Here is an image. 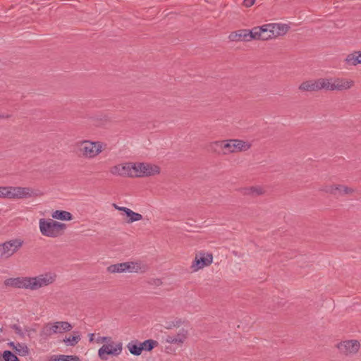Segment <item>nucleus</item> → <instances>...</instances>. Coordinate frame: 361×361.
I'll return each instance as SVG.
<instances>
[{"instance_id": "nucleus-28", "label": "nucleus", "mask_w": 361, "mask_h": 361, "mask_svg": "<svg viewBox=\"0 0 361 361\" xmlns=\"http://www.w3.org/2000/svg\"><path fill=\"white\" fill-rule=\"evenodd\" d=\"M17 346L14 351L16 354L20 356H26L29 354V348L25 343H20L18 342Z\"/></svg>"}, {"instance_id": "nucleus-12", "label": "nucleus", "mask_w": 361, "mask_h": 361, "mask_svg": "<svg viewBox=\"0 0 361 361\" xmlns=\"http://www.w3.org/2000/svg\"><path fill=\"white\" fill-rule=\"evenodd\" d=\"M325 78L317 80H310L302 82L298 87V90L302 92H317L321 90H325Z\"/></svg>"}, {"instance_id": "nucleus-11", "label": "nucleus", "mask_w": 361, "mask_h": 361, "mask_svg": "<svg viewBox=\"0 0 361 361\" xmlns=\"http://www.w3.org/2000/svg\"><path fill=\"white\" fill-rule=\"evenodd\" d=\"M325 84H326V87H325L326 90L342 91L351 88L354 85V82L351 80L344 78H325Z\"/></svg>"}, {"instance_id": "nucleus-22", "label": "nucleus", "mask_w": 361, "mask_h": 361, "mask_svg": "<svg viewBox=\"0 0 361 361\" xmlns=\"http://www.w3.org/2000/svg\"><path fill=\"white\" fill-rule=\"evenodd\" d=\"M243 193L246 195L257 197L265 193V190L261 186H251L243 188Z\"/></svg>"}, {"instance_id": "nucleus-17", "label": "nucleus", "mask_w": 361, "mask_h": 361, "mask_svg": "<svg viewBox=\"0 0 361 361\" xmlns=\"http://www.w3.org/2000/svg\"><path fill=\"white\" fill-rule=\"evenodd\" d=\"M5 285L16 288L30 289V277L11 278L5 281Z\"/></svg>"}, {"instance_id": "nucleus-26", "label": "nucleus", "mask_w": 361, "mask_h": 361, "mask_svg": "<svg viewBox=\"0 0 361 361\" xmlns=\"http://www.w3.org/2000/svg\"><path fill=\"white\" fill-rule=\"evenodd\" d=\"M126 262L117 263L109 266L106 269L107 271L111 274L127 272Z\"/></svg>"}, {"instance_id": "nucleus-23", "label": "nucleus", "mask_w": 361, "mask_h": 361, "mask_svg": "<svg viewBox=\"0 0 361 361\" xmlns=\"http://www.w3.org/2000/svg\"><path fill=\"white\" fill-rule=\"evenodd\" d=\"M224 140L212 142L209 145L208 150L211 152L224 155Z\"/></svg>"}, {"instance_id": "nucleus-16", "label": "nucleus", "mask_w": 361, "mask_h": 361, "mask_svg": "<svg viewBox=\"0 0 361 361\" xmlns=\"http://www.w3.org/2000/svg\"><path fill=\"white\" fill-rule=\"evenodd\" d=\"M228 39L233 42H250L252 39H254V32L253 28L252 30H238L235 32H232L229 36Z\"/></svg>"}, {"instance_id": "nucleus-39", "label": "nucleus", "mask_w": 361, "mask_h": 361, "mask_svg": "<svg viewBox=\"0 0 361 361\" xmlns=\"http://www.w3.org/2000/svg\"><path fill=\"white\" fill-rule=\"evenodd\" d=\"M114 207L117 210L122 211V212H125L126 214V212L130 210L129 208H127V207H119V206L116 205V204H114Z\"/></svg>"}, {"instance_id": "nucleus-14", "label": "nucleus", "mask_w": 361, "mask_h": 361, "mask_svg": "<svg viewBox=\"0 0 361 361\" xmlns=\"http://www.w3.org/2000/svg\"><path fill=\"white\" fill-rule=\"evenodd\" d=\"M213 255L212 253L200 252L199 255H196L190 268L193 271H197L204 267H207L212 263Z\"/></svg>"}, {"instance_id": "nucleus-34", "label": "nucleus", "mask_w": 361, "mask_h": 361, "mask_svg": "<svg viewBox=\"0 0 361 361\" xmlns=\"http://www.w3.org/2000/svg\"><path fill=\"white\" fill-rule=\"evenodd\" d=\"M334 189H335V184H332V185H323L319 189V190L321 192H324L325 193L335 196Z\"/></svg>"}, {"instance_id": "nucleus-8", "label": "nucleus", "mask_w": 361, "mask_h": 361, "mask_svg": "<svg viewBox=\"0 0 361 361\" xmlns=\"http://www.w3.org/2000/svg\"><path fill=\"white\" fill-rule=\"evenodd\" d=\"M224 155L238 152L247 151L251 147V144L238 139L224 140Z\"/></svg>"}, {"instance_id": "nucleus-46", "label": "nucleus", "mask_w": 361, "mask_h": 361, "mask_svg": "<svg viewBox=\"0 0 361 361\" xmlns=\"http://www.w3.org/2000/svg\"><path fill=\"white\" fill-rule=\"evenodd\" d=\"M90 336H90V341H93V338L92 337L94 336V334H92Z\"/></svg>"}, {"instance_id": "nucleus-27", "label": "nucleus", "mask_w": 361, "mask_h": 361, "mask_svg": "<svg viewBox=\"0 0 361 361\" xmlns=\"http://www.w3.org/2000/svg\"><path fill=\"white\" fill-rule=\"evenodd\" d=\"M54 219L63 220V221H71L73 219V215L66 211L56 210L51 214Z\"/></svg>"}, {"instance_id": "nucleus-36", "label": "nucleus", "mask_w": 361, "mask_h": 361, "mask_svg": "<svg viewBox=\"0 0 361 361\" xmlns=\"http://www.w3.org/2000/svg\"><path fill=\"white\" fill-rule=\"evenodd\" d=\"M11 328L14 330L15 333L19 336L20 338H24L25 336V332L22 330L21 327L18 324H12Z\"/></svg>"}, {"instance_id": "nucleus-6", "label": "nucleus", "mask_w": 361, "mask_h": 361, "mask_svg": "<svg viewBox=\"0 0 361 361\" xmlns=\"http://www.w3.org/2000/svg\"><path fill=\"white\" fill-rule=\"evenodd\" d=\"M7 199H24L36 195L35 190L29 187L6 186Z\"/></svg>"}, {"instance_id": "nucleus-41", "label": "nucleus", "mask_w": 361, "mask_h": 361, "mask_svg": "<svg viewBox=\"0 0 361 361\" xmlns=\"http://www.w3.org/2000/svg\"><path fill=\"white\" fill-rule=\"evenodd\" d=\"M18 343H15L13 341H11L9 343H8V345L13 350H15V348H16Z\"/></svg>"}, {"instance_id": "nucleus-3", "label": "nucleus", "mask_w": 361, "mask_h": 361, "mask_svg": "<svg viewBox=\"0 0 361 361\" xmlns=\"http://www.w3.org/2000/svg\"><path fill=\"white\" fill-rule=\"evenodd\" d=\"M72 328V325L68 322H49L43 326L39 336L42 338L47 339L53 334L70 331Z\"/></svg>"}, {"instance_id": "nucleus-4", "label": "nucleus", "mask_w": 361, "mask_h": 361, "mask_svg": "<svg viewBox=\"0 0 361 361\" xmlns=\"http://www.w3.org/2000/svg\"><path fill=\"white\" fill-rule=\"evenodd\" d=\"M23 244V240L20 238H12L0 243V259H9L22 248Z\"/></svg>"}, {"instance_id": "nucleus-9", "label": "nucleus", "mask_w": 361, "mask_h": 361, "mask_svg": "<svg viewBox=\"0 0 361 361\" xmlns=\"http://www.w3.org/2000/svg\"><path fill=\"white\" fill-rule=\"evenodd\" d=\"M56 276L51 273H45L35 277H30V290H37L40 288L52 284Z\"/></svg>"}, {"instance_id": "nucleus-30", "label": "nucleus", "mask_w": 361, "mask_h": 361, "mask_svg": "<svg viewBox=\"0 0 361 361\" xmlns=\"http://www.w3.org/2000/svg\"><path fill=\"white\" fill-rule=\"evenodd\" d=\"M126 216L129 218L128 223H133L142 219V216L140 214L134 212L131 209L126 212Z\"/></svg>"}, {"instance_id": "nucleus-19", "label": "nucleus", "mask_w": 361, "mask_h": 361, "mask_svg": "<svg viewBox=\"0 0 361 361\" xmlns=\"http://www.w3.org/2000/svg\"><path fill=\"white\" fill-rule=\"evenodd\" d=\"M188 335V330L181 329L176 336L169 335L166 337L165 341L170 344L182 345L186 340Z\"/></svg>"}, {"instance_id": "nucleus-35", "label": "nucleus", "mask_w": 361, "mask_h": 361, "mask_svg": "<svg viewBox=\"0 0 361 361\" xmlns=\"http://www.w3.org/2000/svg\"><path fill=\"white\" fill-rule=\"evenodd\" d=\"M80 340V337L79 335H78V336H71L68 338H66L63 340V341L69 345L74 346L79 342Z\"/></svg>"}, {"instance_id": "nucleus-21", "label": "nucleus", "mask_w": 361, "mask_h": 361, "mask_svg": "<svg viewBox=\"0 0 361 361\" xmlns=\"http://www.w3.org/2000/svg\"><path fill=\"white\" fill-rule=\"evenodd\" d=\"M271 25L274 27L271 30L274 34V38L286 35L290 28L286 24L271 23Z\"/></svg>"}, {"instance_id": "nucleus-15", "label": "nucleus", "mask_w": 361, "mask_h": 361, "mask_svg": "<svg viewBox=\"0 0 361 361\" xmlns=\"http://www.w3.org/2000/svg\"><path fill=\"white\" fill-rule=\"evenodd\" d=\"M110 172L113 175L120 176L135 177L134 174V164L126 163L124 164H118L113 166Z\"/></svg>"}, {"instance_id": "nucleus-18", "label": "nucleus", "mask_w": 361, "mask_h": 361, "mask_svg": "<svg viewBox=\"0 0 361 361\" xmlns=\"http://www.w3.org/2000/svg\"><path fill=\"white\" fill-rule=\"evenodd\" d=\"M126 266L127 272L130 273L144 274L149 270L148 265L140 260L126 262Z\"/></svg>"}, {"instance_id": "nucleus-45", "label": "nucleus", "mask_w": 361, "mask_h": 361, "mask_svg": "<svg viewBox=\"0 0 361 361\" xmlns=\"http://www.w3.org/2000/svg\"><path fill=\"white\" fill-rule=\"evenodd\" d=\"M360 56H358L359 59V64H361V51H360Z\"/></svg>"}, {"instance_id": "nucleus-47", "label": "nucleus", "mask_w": 361, "mask_h": 361, "mask_svg": "<svg viewBox=\"0 0 361 361\" xmlns=\"http://www.w3.org/2000/svg\"><path fill=\"white\" fill-rule=\"evenodd\" d=\"M2 331V329H0V331Z\"/></svg>"}, {"instance_id": "nucleus-20", "label": "nucleus", "mask_w": 361, "mask_h": 361, "mask_svg": "<svg viewBox=\"0 0 361 361\" xmlns=\"http://www.w3.org/2000/svg\"><path fill=\"white\" fill-rule=\"evenodd\" d=\"M335 196H345L353 195L355 189L348 187L345 185L335 184Z\"/></svg>"}, {"instance_id": "nucleus-13", "label": "nucleus", "mask_w": 361, "mask_h": 361, "mask_svg": "<svg viewBox=\"0 0 361 361\" xmlns=\"http://www.w3.org/2000/svg\"><path fill=\"white\" fill-rule=\"evenodd\" d=\"M271 23L253 27L255 40H269L274 38Z\"/></svg>"}, {"instance_id": "nucleus-44", "label": "nucleus", "mask_w": 361, "mask_h": 361, "mask_svg": "<svg viewBox=\"0 0 361 361\" xmlns=\"http://www.w3.org/2000/svg\"><path fill=\"white\" fill-rule=\"evenodd\" d=\"M25 331H27V332H28V333H29V332H30V331H35V329H31V328H30V327H25Z\"/></svg>"}, {"instance_id": "nucleus-25", "label": "nucleus", "mask_w": 361, "mask_h": 361, "mask_svg": "<svg viewBox=\"0 0 361 361\" xmlns=\"http://www.w3.org/2000/svg\"><path fill=\"white\" fill-rule=\"evenodd\" d=\"M359 56H360V51H355L346 56L344 62L347 66H355L359 64Z\"/></svg>"}, {"instance_id": "nucleus-42", "label": "nucleus", "mask_w": 361, "mask_h": 361, "mask_svg": "<svg viewBox=\"0 0 361 361\" xmlns=\"http://www.w3.org/2000/svg\"><path fill=\"white\" fill-rule=\"evenodd\" d=\"M11 117V114H0V119H4V118L8 119V118H10Z\"/></svg>"}, {"instance_id": "nucleus-7", "label": "nucleus", "mask_w": 361, "mask_h": 361, "mask_svg": "<svg viewBox=\"0 0 361 361\" xmlns=\"http://www.w3.org/2000/svg\"><path fill=\"white\" fill-rule=\"evenodd\" d=\"M336 348L341 355L349 357L359 351L360 343L357 340H346L338 343Z\"/></svg>"}, {"instance_id": "nucleus-32", "label": "nucleus", "mask_w": 361, "mask_h": 361, "mask_svg": "<svg viewBox=\"0 0 361 361\" xmlns=\"http://www.w3.org/2000/svg\"><path fill=\"white\" fill-rule=\"evenodd\" d=\"M52 361H80L78 356L75 355H59L54 358Z\"/></svg>"}, {"instance_id": "nucleus-29", "label": "nucleus", "mask_w": 361, "mask_h": 361, "mask_svg": "<svg viewBox=\"0 0 361 361\" xmlns=\"http://www.w3.org/2000/svg\"><path fill=\"white\" fill-rule=\"evenodd\" d=\"M140 345L143 348V350L150 351L158 345V342L154 340L148 339L143 343H140Z\"/></svg>"}, {"instance_id": "nucleus-5", "label": "nucleus", "mask_w": 361, "mask_h": 361, "mask_svg": "<svg viewBox=\"0 0 361 361\" xmlns=\"http://www.w3.org/2000/svg\"><path fill=\"white\" fill-rule=\"evenodd\" d=\"M160 173V168L154 164L145 162L134 163L135 177L152 176Z\"/></svg>"}, {"instance_id": "nucleus-2", "label": "nucleus", "mask_w": 361, "mask_h": 361, "mask_svg": "<svg viewBox=\"0 0 361 361\" xmlns=\"http://www.w3.org/2000/svg\"><path fill=\"white\" fill-rule=\"evenodd\" d=\"M39 227L41 233L44 236L56 238L62 234L66 226L65 224L52 219H40Z\"/></svg>"}, {"instance_id": "nucleus-31", "label": "nucleus", "mask_w": 361, "mask_h": 361, "mask_svg": "<svg viewBox=\"0 0 361 361\" xmlns=\"http://www.w3.org/2000/svg\"><path fill=\"white\" fill-rule=\"evenodd\" d=\"M2 357L4 361H20L19 358L10 350L4 351Z\"/></svg>"}, {"instance_id": "nucleus-24", "label": "nucleus", "mask_w": 361, "mask_h": 361, "mask_svg": "<svg viewBox=\"0 0 361 361\" xmlns=\"http://www.w3.org/2000/svg\"><path fill=\"white\" fill-rule=\"evenodd\" d=\"M127 348L129 350L130 353L133 355L138 356L141 355L143 348L141 347L140 343L138 341H132L128 343Z\"/></svg>"}, {"instance_id": "nucleus-33", "label": "nucleus", "mask_w": 361, "mask_h": 361, "mask_svg": "<svg viewBox=\"0 0 361 361\" xmlns=\"http://www.w3.org/2000/svg\"><path fill=\"white\" fill-rule=\"evenodd\" d=\"M183 324V321L181 319L177 318L173 321L166 322L165 328L166 329H171L175 327H179Z\"/></svg>"}, {"instance_id": "nucleus-37", "label": "nucleus", "mask_w": 361, "mask_h": 361, "mask_svg": "<svg viewBox=\"0 0 361 361\" xmlns=\"http://www.w3.org/2000/svg\"><path fill=\"white\" fill-rule=\"evenodd\" d=\"M0 198L7 199L6 186H0Z\"/></svg>"}, {"instance_id": "nucleus-40", "label": "nucleus", "mask_w": 361, "mask_h": 361, "mask_svg": "<svg viewBox=\"0 0 361 361\" xmlns=\"http://www.w3.org/2000/svg\"><path fill=\"white\" fill-rule=\"evenodd\" d=\"M152 284L159 286H161L162 284V281L159 279H155L153 280V283Z\"/></svg>"}, {"instance_id": "nucleus-43", "label": "nucleus", "mask_w": 361, "mask_h": 361, "mask_svg": "<svg viewBox=\"0 0 361 361\" xmlns=\"http://www.w3.org/2000/svg\"><path fill=\"white\" fill-rule=\"evenodd\" d=\"M101 339L102 341H106L107 343L112 341L111 337H102Z\"/></svg>"}, {"instance_id": "nucleus-1", "label": "nucleus", "mask_w": 361, "mask_h": 361, "mask_svg": "<svg viewBox=\"0 0 361 361\" xmlns=\"http://www.w3.org/2000/svg\"><path fill=\"white\" fill-rule=\"evenodd\" d=\"M106 145L100 141L81 140L73 145V152L80 158L93 159L102 153Z\"/></svg>"}, {"instance_id": "nucleus-10", "label": "nucleus", "mask_w": 361, "mask_h": 361, "mask_svg": "<svg viewBox=\"0 0 361 361\" xmlns=\"http://www.w3.org/2000/svg\"><path fill=\"white\" fill-rule=\"evenodd\" d=\"M123 350V344L121 342L114 343L111 341L103 345L98 351V355L100 359L107 360V355L117 356L121 353Z\"/></svg>"}, {"instance_id": "nucleus-38", "label": "nucleus", "mask_w": 361, "mask_h": 361, "mask_svg": "<svg viewBox=\"0 0 361 361\" xmlns=\"http://www.w3.org/2000/svg\"><path fill=\"white\" fill-rule=\"evenodd\" d=\"M255 2V0H244L243 1V5L248 8L252 6Z\"/></svg>"}]
</instances>
